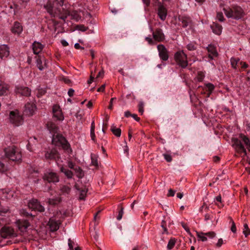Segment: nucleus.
<instances>
[{"mask_svg": "<svg viewBox=\"0 0 250 250\" xmlns=\"http://www.w3.org/2000/svg\"><path fill=\"white\" fill-rule=\"evenodd\" d=\"M64 0H51L48 1L44 7L47 12L52 17H59V18L63 21H65L68 15V12L65 11L63 14L62 13L61 7L63 5Z\"/></svg>", "mask_w": 250, "mask_h": 250, "instance_id": "obj_1", "label": "nucleus"}, {"mask_svg": "<svg viewBox=\"0 0 250 250\" xmlns=\"http://www.w3.org/2000/svg\"><path fill=\"white\" fill-rule=\"evenodd\" d=\"M226 16L229 18L238 20L242 18L244 16V12L242 8L239 6L235 5L231 8H224Z\"/></svg>", "mask_w": 250, "mask_h": 250, "instance_id": "obj_2", "label": "nucleus"}, {"mask_svg": "<svg viewBox=\"0 0 250 250\" xmlns=\"http://www.w3.org/2000/svg\"><path fill=\"white\" fill-rule=\"evenodd\" d=\"M6 157L9 160L16 162L21 160V154L19 149L15 146H9L4 149Z\"/></svg>", "mask_w": 250, "mask_h": 250, "instance_id": "obj_3", "label": "nucleus"}, {"mask_svg": "<svg viewBox=\"0 0 250 250\" xmlns=\"http://www.w3.org/2000/svg\"><path fill=\"white\" fill-rule=\"evenodd\" d=\"M174 60L178 65L182 68H186L188 64L187 56L183 50L177 51L174 54Z\"/></svg>", "mask_w": 250, "mask_h": 250, "instance_id": "obj_4", "label": "nucleus"}, {"mask_svg": "<svg viewBox=\"0 0 250 250\" xmlns=\"http://www.w3.org/2000/svg\"><path fill=\"white\" fill-rule=\"evenodd\" d=\"M52 142L54 145L58 146H61L64 149H66L68 146V142L65 138L58 133L52 135Z\"/></svg>", "mask_w": 250, "mask_h": 250, "instance_id": "obj_5", "label": "nucleus"}, {"mask_svg": "<svg viewBox=\"0 0 250 250\" xmlns=\"http://www.w3.org/2000/svg\"><path fill=\"white\" fill-rule=\"evenodd\" d=\"M154 6L157 7V14L162 21H165L167 16V9L159 0H152Z\"/></svg>", "mask_w": 250, "mask_h": 250, "instance_id": "obj_6", "label": "nucleus"}, {"mask_svg": "<svg viewBox=\"0 0 250 250\" xmlns=\"http://www.w3.org/2000/svg\"><path fill=\"white\" fill-rule=\"evenodd\" d=\"M9 119L11 124L15 126H19L23 123V118L18 110L12 111L10 112Z\"/></svg>", "mask_w": 250, "mask_h": 250, "instance_id": "obj_7", "label": "nucleus"}, {"mask_svg": "<svg viewBox=\"0 0 250 250\" xmlns=\"http://www.w3.org/2000/svg\"><path fill=\"white\" fill-rule=\"evenodd\" d=\"M0 233L1 237L4 239L16 237L18 236L14 229L9 226L3 227L0 230Z\"/></svg>", "mask_w": 250, "mask_h": 250, "instance_id": "obj_8", "label": "nucleus"}, {"mask_svg": "<svg viewBox=\"0 0 250 250\" xmlns=\"http://www.w3.org/2000/svg\"><path fill=\"white\" fill-rule=\"evenodd\" d=\"M232 141V146L238 153H244V155H247L246 150L240 140L237 138H233Z\"/></svg>", "mask_w": 250, "mask_h": 250, "instance_id": "obj_9", "label": "nucleus"}, {"mask_svg": "<svg viewBox=\"0 0 250 250\" xmlns=\"http://www.w3.org/2000/svg\"><path fill=\"white\" fill-rule=\"evenodd\" d=\"M43 179L49 183L56 184L59 181V177L58 174L54 172H46L44 174Z\"/></svg>", "mask_w": 250, "mask_h": 250, "instance_id": "obj_10", "label": "nucleus"}, {"mask_svg": "<svg viewBox=\"0 0 250 250\" xmlns=\"http://www.w3.org/2000/svg\"><path fill=\"white\" fill-rule=\"evenodd\" d=\"M28 204L29 208L32 210L41 212H43L45 210L44 207L41 204L40 202L37 199H31L29 201Z\"/></svg>", "mask_w": 250, "mask_h": 250, "instance_id": "obj_11", "label": "nucleus"}, {"mask_svg": "<svg viewBox=\"0 0 250 250\" xmlns=\"http://www.w3.org/2000/svg\"><path fill=\"white\" fill-rule=\"evenodd\" d=\"M157 49L160 59L163 61H166L168 59V53L167 49L163 44L157 45Z\"/></svg>", "mask_w": 250, "mask_h": 250, "instance_id": "obj_12", "label": "nucleus"}, {"mask_svg": "<svg viewBox=\"0 0 250 250\" xmlns=\"http://www.w3.org/2000/svg\"><path fill=\"white\" fill-rule=\"evenodd\" d=\"M150 29L152 33L153 38L155 41L161 42L164 40L165 35L161 29L157 28L155 31H154L152 28L150 27Z\"/></svg>", "mask_w": 250, "mask_h": 250, "instance_id": "obj_13", "label": "nucleus"}, {"mask_svg": "<svg viewBox=\"0 0 250 250\" xmlns=\"http://www.w3.org/2000/svg\"><path fill=\"white\" fill-rule=\"evenodd\" d=\"M17 227L21 233L26 231L27 228L30 226L29 222L26 220H19L16 222Z\"/></svg>", "mask_w": 250, "mask_h": 250, "instance_id": "obj_14", "label": "nucleus"}, {"mask_svg": "<svg viewBox=\"0 0 250 250\" xmlns=\"http://www.w3.org/2000/svg\"><path fill=\"white\" fill-rule=\"evenodd\" d=\"M36 106L34 103H27L24 106V114L27 116H32L35 112Z\"/></svg>", "mask_w": 250, "mask_h": 250, "instance_id": "obj_15", "label": "nucleus"}, {"mask_svg": "<svg viewBox=\"0 0 250 250\" xmlns=\"http://www.w3.org/2000/svg\"><path fill=\"white\" fill-rule=\"evenodd\" d=\"M45 157L47 160H54L57 161L60 158L58 152L55 149H52L49 151H47L45 153Z\"/></svg>", "mask_w": 250, "mask_h": 250, "instance_id": "obj_16", "label": "nucleus"}, {"mask_svg": "<svg viewBox=\"0 0 250 250\" xmlns=\"http://www.w3.org/2000/svg\"><path fill=\"white\" fill-rule=\"evenodd\" d=\"M15 92L17 94H20L23 96H29L31 94V90L27 87L19 86L15 88Z\"/></svg>", "mask_w": 250, "mask_h": 250, "instance_id": "obj_17", "label": "nucleus"}, {"mask_svg": "<svg viewBox=\"0 0 250 250\" xmlns=\"http://www.w3.org/2000/svg\"><path fill=\"white\" fill-rule=\"evenodd\" d=\"M52 111L53 118H55L56 120L62 121L63 120L64 118L62 112L59 106H53Z\"/></svg>", "mask_w": 250, "mask_h": 250, "instance_id": "obj_18", "label": "nucleus"}, {"mask_svg": "<svg viewBox=\"0 0 250 250\" xmlns=\"http://www.w3.org/2000/svg\"><path fill=\"white\" fill-rule=\"evenodd\" d=\"M178 19L179 21L182 22L183 28H186L188 26L191 27L192 26V21L189 17L180 16Z\"/></svg>", "mask_w": 250, "mask_h": 250, "instance_id": "obj_19", "label": "nucleus"}, {"mask_svg": "<svg viewBox=\"0 0 250 250\" xmlns=\"http://www.w3.org/2000/svg\"><path fill=\"white\" fill-rule=\"evenodd\" d=\"M207 49L208 52V58L211 60L213 59L214 57L217 56L218 53L217 52L216 47L214 45L212 44L208 45L207 47Z\"/></svg>", "mask_w": 250, "mask_h": 250, "instance_id": "obj_20", "label": "nucleus"}, {"mask_svg": "<svg viewBox=\"0 0 250 250\" xmlns=\"http://www.w3.org/2000/svg\"><path fill=\"white\" fill-rule=\"evenodd\" d=\"M60 224V223L54 219H50L48 223V225L49 226L51 231H57L59 229Z\"/></svg>", "mask_w": 250, "mask_h": 250, "instance_id": "obj_21", "label": "nucleus"}, {"mask_svg": "<svg viewBox=\"0 0 250 250\" xmlns=\"http://www.w3.org/2000/svg\"><path fill=\"white\" fill-rule=\"evenodd\" d=\"M23 28L21 23L18 21H15L11 28L12 32L15 34H20Z\"/></svg>", "mask_w": 250, "mask_h": 250, "instance_id": "obj_22", "label": "nucleus"}, {"mask_svg": "<svg viewBox=\"0 0 250 250\" xmlns=\"http://www.w3.org/2000/svg\"><path fill=\"white\" fill-rule=\"evenodd\" d=\"M9 55V48L7 45L3 44L0 46V58L7 57Z\"/></svg>", "mask_w": 250, "mask_h": 250, "instance_id": "obj_23", "label": "nucleus"}, {"mask_svg": "<svg viewBox=\"0 0 250 250\" xmlns=\"http://www.w3.org/2000/svg\"><path fill=\"white\" fill-rule=\"evenodd\" d=\"M46 126L50 133L53 135L58 133V127L57 125L52 122H48Z\"/></svg>", "mask_w": 250, "mask_h": 250, "instance_id": "obj_24", "label": "nucleus"}, {"mask_svg": "<svg viewBox=\"0 0 250 250\" xmlns=\"http://www.w3.org/2000/svg\"><path fill=\"white\" fill-rule=\"evenodd\" d=\"M43 45L41 43L34 42L32 44V49L35 54H39L43 49Z\"/></svg>", "mask_w": 250, "mask_h": 250, "instance_id": "obj_25", "label": "nucleus"}, {"mask_svg": "<svg viewBox=\"0 0 250 250\" xmlns=\"http://www.w3.org/2000/svg\"><path fill=\"white\" fill-rule=\"evenodd\" d=\"M210 27L212 30V32L218 35H219L222 33V27L221 25L217 23L213 22L210 25Z\"/></svg>", "mask_w": 250, "mask_h": 250, "instance_id": "obj_26", "label": "nucleus"}, {"mask_svg": "<svg viewBox=\"0 0 250 250\" xmlns=\"http://www.w3.org/2000/svg\"><path fill=\"white\" fill-rule=\"evenodd\" d=\"M61 201V198L60 196H57L53 198H49L47 203L49 205H56L58 204Z\"/></svg>", "mask_w": 250, "mask_h": 250, "instance_id": "obj_27", "label": "nucleus"}, {"mask_svg": "<svg viewBox=\"0 0 250 250\" xmlns=\"http://www.w3.org/2000/svg\"><path fill=\"white\" fill-rule=\"evenodd\" d=\"M60 170L63 173L64 175L68 178H72L73 175L72 172L66 168H65L62 166L60 167Z\"/></svg>", "mask_w": 250, "mask_h": 250, "instance_id": "obj_28", "label": "nucleus"}, {"mask_svg": "<svg viewBox=\"0 0 250 250\" xmlns=\"http://www.w3.org/2000/svg\"><path fill=\"white\" fill-rule=\"evenodd\" d=\"M74 170L79 178H82L84 176V172L80 167L76 166Z\"/></svg>", "mask_w": 250, "mask_h": 250, "instance_id": "obj_29", "label": "nucleus"}, {"mask_svg": "<svg viewBox=\"0 0 250 250\" xmlns=\"http://www.w3.org/2000/svg\"><path fill=\"white\" fill-rule=\"evenodd\" d=\"M111 131L116 136L120 137L121 134V129L119 128H116L114 125H112L111 126Z\"/></svg>", "mask_w": 250, "mask_h": 250, "instance_id": "obj_30", "label": "nucleus"}, {"mask_svg": "<svg viewBox=\"0 0 250 250\" xmlns=\"http://www.w3.org/2000/svg\"><path fill=\"white\" fill-rule=\"evenodd\" d=\"M240 137L247 146L248 150L250 151V139L243 134H241Z\"/></svg>", "mask_w": 250, "mask_h": 250, "instance_id": "obj_31", "label": "nucleus"}, {"mask_svg": "<svg viewBox=\"0 0 250 250\" xmlns=\"http://www.w3.org/2000/svg\"><path fill=\"white\" fill-rule=\"evenodd\" d=\"M240 61L239 59L232 58L230 59L231 65L234 69H236L237 66L240 64Z\"/></svg>", "mask_w": 250, "mask_h": 250, "instance_id": "obj_32", "label": "nucleus"}, {"mask_svg": "<svg viewBox=\"0 0 250 250\" xmlns=\"http://www.w3.org/2000/svg\"><path fill=\"white\" fill-rule=\"evenodd\" d=\"M61 191L63 194H69L71 191V188L66 185H63L61 187Z\"/></svg>", "mask_w": 250, "mask_h": 250, "instance_id": "obj_33", "label": "nucleus"}, {"mask_svg": "<svg viewBox=\"0 0 250 250\" xmlns=\"http://www.w3.org/2000/svg\"><path fill=\"white\" fill-rule=\"evenodd\" d=\"M37 66L40 70H42L44 68L43 65L42 64V61L40 56H38L36 59Z\"/></svg>", "mask_w": 250, "mask_h": 250, "instance_id": "obj_34", "label": "nucleus"}, {"mask_svg": "<svg viewBox=\"0 0 250 250\" xmlns=\"http://www.w3.org/2000/svg\"><path fill=\"white\" fill-rule=\"evenodd\" d=\"M87 192V189L86 188H84L83 189L81 190L80 197H79L80 200H85V198L86 197Z\"/></svg>", "mask_w": 250, "mask_h": 250, "instance_id": "obj_35", "label": "nucleus"}, {"mask_svg": "<svg viewBox=\"0 0 250 250\" xmlns=\"http://www.w3.org/2000/svg\"><path fill=\"white\" fill-rule=\"evenodd\" d=\"M243 232L245 235V237H247L250 234V229L249 228L247 224L244 225V229Z\"/></svg>", "mask_w": 250, "mask_h": 250, "instance_id": "obj_36", "label": "nucleus"}, {"mask_svg": "<svg viewBox=\"0 0 250 250\" xmlns=\"http://www.w3.org/2000/svg\"><path fill=\"white\" fill-rule=\"evenodd\" d=\"M205 233L197 232V237L200 238L202 241L205 242L207 240V237L205 235Z\"/></svg>", "mask_w": 250, "mask_h": 250, "instance_id": "obj_37", "label": "nucleus"}, {"mask_svg": "<svg viewBox=\"0 0 250 250\" xmlns=\"http://www.w3.org/2000/svg\"><path fill=\"white\" fill-rule=\"evenodd\" d=\"M175 244V240L173 239H170L168 243L167 248L168 250H171Z\"/></svg>", "mask_w": 250, "mask_h": 250, "instance_id": "obj_38", "label": "nucleus"}, {"mask_svg": "<svg viewBox=\"0 0 250 250\" xmlns=\"http://www.w3.org/2000/svg\"><path fill=\"white\" fill-rule=\"evenodd\" d=\"M91 163L94 166H98V163L97 158L95 155L92 154L91 156Z\"/></svg>", "mask_w": 250, "mask_h": 250, "instance_id": "obj_39", "label": "nucleus"}, {"mask_svg": "<svg viewBox=\"0 0 250 250\" xmlns=\"http://www.w3.org/2000/svg\"><path fill=\"white\" fill-rule=\"evenodd\" d=\"M7 90L6 86L0 85V96L6 94Z\"/></svg>", "mask_w": 250, "mask_h": 250, "instance_id": "obj_40", "label": "nucleus"}, {"mask_svg": "<svg viewBox=\"0 0 250 250\" xmlns=\"http://www.w3.org/2000/svg\"><path fill=\"white\" fill-rule=\"evenodd\" d=\"M161 226L163 229V230H164L163 233L167 234L168 231H167V229L166 228V222L164 220H162V221L161 222Z\"/></svg>", "mask_w": 250, "mask_h": 250, "instance_id": "obj_41", "label": "nucleus"}, {"mask_svg": "<svg viewBox=\"0 0 250 250\" xmlns=\"http://www.w3.org/2000/svg\"><path fill=\"white\" fill-rule=\"evenodd\" d=\"M187 48L189 51L195 50L196 49V46L192 43L188 44L187 46Z\"/></svg>", "mask_w": 250, "mask_h": 250, "instance_id": "obj_42", "label": "nucleus"}, {"mask_svg": "<svg viewBox=\"0 0 250 250\" xmlns=\"http://www.w3.org/2000/svg\"><path fill=\"white\" fill-rule=\"evenodd\" d=\"M181 225L182 227L185 229V230L187 231V232L190 235H191V233L190 231V229L187 225L183 222L181 223Z\"/></svg>", "mask_w": 250, "mask_h": 250, "instance_id": "obj_43", "label": "nucleus"}, {"mask_svg": "<svg viewBox=\"0 0 250 250\" xmlns=\"http://www.w3.org/2000/svg\"><path fill=\"white\" fill-rule=\"evenodd\" d=\"M229 218L230 219V222L231 223V224H232V226L231 227V230L233 232L235 233L236 231V228L235 226V224L231 217H229Z\"/></svg>", "mask_w": 250, "mask_h": 250, "instance_id": "obj_44", "label": "nucleus"}, {"mask_svg": "<svg viewBox=\"0 0 250 250\" xmlns=\"http://www.w3.org/2000/svg\"><path fill=\"white\" fill-rule=\"evenodd\" d=\"M206 87L208 88V90L210 92V93H211L212 91L214 89V86L213 85V84L211 83H208L206 84Z\"/></svg>", "mask_w": 250, "mask_h": 250, "instance_id": "obj_45", "label": "nucleus"}, {"mask_svg": "<svg viewBox=\"0 0 250 250\" xmlns=\"http://www.w3.org/2000/svg\"><path fill=\"white\" fill-rule=\"evenodd\" d=\"M216 18L220 21H223L224 20L223 14L222 12H218L217 13Z\"/></svg>", "mask_w": 250, "mask_h": 250, "instance_id": "obj_46", "label": "nucleus"}, {"mask_svg": "<svg viewBox=\"0 0 250 250\" xmlns=\"http://www.w3.org/2000/svg\"><path fill=\"white\" fill-rule=\"evenodd\" d=\"M146 41L149 45H152L156 44V42L151 38L146 37L145 38Z\"/></svg>", "mask_w": 250, "mask_h": 250, "instance_id": "obj_47", "label": "nucleus"}, {"mask_svg": "<svg viewBox=\"0 0 250 250\" xmlns=\"http://www.w3.org/2000/svg\"><path fill=\"white\" fill-rule=\"evenodd\" d=\"M205 235L206 236V237H208L210 238H213L215 236L216 234L213 231H210L207 233H205Z\"/></svg>", "mask_w": 250, "mask_h": 250, "instance_id": "obj_48", "label": "nucleus"}, {"mask_svg": "<svg viewBox=\"0 0 250 250\" xmlns=\"http://www.w3.org/2000/svg\"><path fill=\"white\" fill-rule=\"evenodd\" d=\"M139 112L141 114H143L144 112V103L142 102L139 103Z\"/></svg>", "mask_w": 250, "mask_h": 250, "instance_id": "obj_49", "label": "nucleus"}, {"mask_svg": "<svg viewBox=\"0 0 250 250\" xmlns=\"http://www.w3.org/2000/svg\"><path fill=\"white\" fill-rule=\"evenodd\" d=\"M123 209H124V208H121V210L119 211L118 215L117 217V219L118 220H120L122 218L123 215L124 213Z\"/></svg>", "mask_w": 250, "mask_h": 250, "instance_id": "obj_50", "label": "nucleus"}, {"mask_svg": "<svg viewBox=\"0 0 250 250\" xmlns=\"http://www.w3.org/2000/svg\"><path fill=\"white\" fill-rule=\"evenodd\" d=\"M163 156L165 159L168 162H170L172 161V158L170 155L167 154H164Z\"/></svg>", "mask_w": 250, "mask_h": 250, "instance_id": "obj_51", "label": "nucleus"}, {"mask_svg": "<svg viewBox=\"0 0 250 250\" xmlns=\"http://www.w3.org/2000/svg\"><path fill=\"white\" fill-rule=\"evenodd\" d=\"M7 169L6 167L1 162H0V172L2 173Z\"/></svg>", "mask_w": 250, "mask_h": 250, "instance_id": "obj_52", "label": "nucleus"}, {"mask_svg": "<svg viewBox=\"0 0 250 250\" xmlns=\"http://www.w3.org/2000/svg\"><path fill=\"white\" fill-rule=\"evenodd\" d=\"M8 210L9 209L8 208H3L0 206V214H1L2 213H6L8 211Z\"/></svg>", "mask_w": 250, "mask_h": 250, "instance_id": "obj_53", "label": "nucleus"}, {"mask_svg": "<svg viewBox=\"0 0 250 250\" xmlns=\"http://www.w3.org/2000/svg\"><path fill=\"white\" fill-rule=\"evenodd\" d=\"M68 246L69 248V249L70 250H74L73 249V245L74 244V242L72 241L70 239H68Z\"/></svg>", "mask_w": 250, "mask_h": 250, "instance_id": "obj_54", "label": "nucleus"}, {"mask_svg": "<svg viewBox=\"0 0 250 250\" xmlns=\"http://www.w3.org/2000/svg\"><path fill=\"white\" fill-rule=\"evenodd\" d=\"M204 78V75L203 74V72H198V80L199 81H202V80H203Z\"/></svg>", "mask_w": 250, "mask_h": 250, "instance_id": "obj_55", "label": "nucleus"}, {"mask_svg": "<svg viewBox=\"0 0 250 250\" xmlns=\"http://www.w3.org/2000/svg\"><path fill=\"white\" fill-rule=\"evenodd\" d=\"M67 165L70 168L73 169L74 170L76 167L75 164L72 161H68L67 163Z\"/></svg>", "mask_w": 250, "mask_h": 250, "instance_id": "obj_56", "label": "nucleus"}, {"mask_svg": "<svg viewBox=\"0 0 250 250\" xmlns=\"http://www.w3.org/2000/svg\"><path fill=\"white\" fill-rule=\"evenodd\" d=\"M223 244V240L222 238H220L218 240V242L216 243V247L219 248L221 247L222 244Z\"/></svg>", "mask_w": 250, "mask_h": 250, "instance_id": "obj_57", "label": "nucleus"}, {"mask_svg": "<svg viewBox=\"0 0 250 250\" xmlns=\"http://www.w3.org/2000/svg\"><path fill=\"white\" fill-rule=\"evenodd\" d=\"M78 29L82 31H85L87 30V27L83 25H80L78 26Z\"/></svg>", "mask_w": 250, "mask_h": 250, "instance_id": "obj_58", "label": "nucleus"}, {"mask_svg": "<svg viewBox=\"0 0 250 250\" xmlns=\"http://www.w3.org/2000/svg\"><path fill=\"white\" fill-rule=\"evenodd\" d=\"M116 98H112L110 99V104H109V105L108 106V108L109 109H112L113 108V101L114 100H116Z\"/></svg>", "mask_w": 250, "mask_h": 250, "instance_id": "obj_59", "label": "nucleus"}, {"mask_svg": "<svg viewBox=\"0 0 250 250\" xmlns=\"http://www.w3.org/2000/svg\"><path fill=\"white\" fill-rule=\"evenodd\" d=\"M175 191L171 189H170L168 190V193L167 194L168 196H171L173 197L175 195Z\"/></svg>", "mask_w": 250, "mask_h": 250, "instance_id": "obj_60", "label": "nucleus"}, {"mask_svg": "<svg viewBox=\"0 0 250 250\" xmlns=\"http://www.w3.org/2000/svg\"><path fill=\"white\" fill-rule=\"evenodd\" d=\"M74 90L72 88H70L68 91V95L69 97H72L74 95Z\"/></svg>", "mask_w": 250, "mask_h": 250, "instance_id": "obj_61", "label": "nucleus"}, {"mask_svg": "<svg viewBox=\"0 0 250 250\" xmlns=\"http://www.w3.org/2000/svg\"><path fill=\"white\" fill-rule=\"evenodd\" d=\"M212 216H211L210 214L207 213L205 215V220L207 221L212 219Z\"/></svg>", "mask_w": 250, "mask_h": 250, "instance_id": "obj_62", "label": "nucleus"}, {"mask_svg": "<svg viewBox=\"0 0 250 250\" xmlns=\"http://www.w3.org/2000/svg\"><path fill=\"white\" fill-rule=\"evenodd\" d=\"M241 65V67L242 68H246L248 67V64H247L245 62H240V64Z\"/></svg>", "mask_w": 250, "mask_h": 250, "instance_id": "obj_63", "label": "nucleus"}, {"mask_svg": "<svg viewBox=\"0 0 250 250\" xmlns=\"http://www.w3.org/2000/svg\"><path fill=\"white\" fill-rule=\"evenodd\" d=\"M62 81L66 84H69L71 83V81L68 78L63 77L62 79Z\"/></svg>", "mask_w": 250, "mask_h": 250, "instance_id": "obj_64", "label": "nucleus"}]
</instances>
